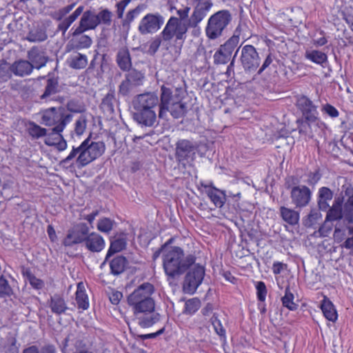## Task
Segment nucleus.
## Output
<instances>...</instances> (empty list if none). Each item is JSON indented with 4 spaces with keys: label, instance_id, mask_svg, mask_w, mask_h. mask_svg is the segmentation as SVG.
Instances as JSON below:
<instances>
[{
    "label": "nucleus",
    "instance_id": "obj_7",
    "mask_svg": "<svg viewBox=\"0 0 353 353\" xmlns=\"http://www.w3.org/2000/svg\"><path fill=\"white\" fill-rule=\"evenodd\" d=\"M188 26L189 22L181 21L177 17H172L162 31L163 38L165 41H170L173 37L176 40L184 41Z\"/></svg>",
    "mask_w": 353,
    "mask_h": 353
},
{
    "label": "nucleus",
    "instance_id": "obj_1",
    "mask_svg": "<svg viewBox=\"0 0 353 353\" xmlns=\"http://www.w3.org/2000/svg\"><path fill=\"white\" fill-rule=\"evenodd\" d=\"M154 293L153 285L147 282L140 285L128 297V303L142 327H150L159 321L160 315L154 310Z\"/></svg>",
    "mask_w": 353,
    "mask_h": 353
},
{
    "label": "nucleus",
    "instance_id": "obj_48",
    "mask_svg": "<svg viewBox=\"0 0 353 353\" xmlns=\"http://www.w3.org/2000/svg\"><path fill=\"white\" fill-rule=\"evenodd\" d=\"M12 72L9 69V66L6 64L0 66V80L2 81H7L12 77Z\"/></svg>",
    "mask_w": 353,
    "mask_h": 353
},
{
    "label": "nucleus",
    "instance_id": "obj_22",
    "mask_svg": "<svg viewBox=\"0 0 353 353\" xmlns=\"http://www.w3.org/2000/svg\"><path fill=\"white\" fill-rule=\"evenodd\" d=\"M141 74L137 72H130L126 79L123 81L119 85V93L122 95H127L132 88L139 83Z\"/></svg>",
    "mask_w": 353,
    "mask_h": 353
},
{
    "label": "nucleus",
    "instance_id": "obj_32",
    "mask_svg": "<svg viewBox=\"0 0 353 353\" xmlns=\"http://www.w3.org/2000/svg\"><path fill=\"white\" fill-rule=\"evenodd\" d=\"M332 196L333 193L330 189L326 187L321 188L319 190V208L322 210L326 209V208L328 206L327 201L332 200Z\"/></svg>",
    "mask_w": 353,
    "mask_h": 353
},
{
    "label": "nucleus",
    "instance_id": "obj_23",
    "mask_svg": "<svg viewBox=\"0 0 353 353\" xmlns=\"http://www.w3.org/2000/svg\"><path fill=\"white\" fill-rule=\"evenodd\" d=\"M75 301L79 309L85 310L89 308V298L86 293L85 285L82 282L77 284L75 293Z\"/></svg>",
    "mask_w": 353,
    "mask_h": 353
},
{
    "label": "nucleus",
    "instance_id": "obj_44",
    "mask_svg": "<svg viewBox=\"0 0 353 353\" xmlns=\"http://www.w3.org/2000/svg\"><path fill=\"white\" fill-rule=\"evenodd\" d=\"M75 5L76 3H73L59 9L54 13L53 17L56 20H61L66 14H68L74 8Z\"/></svg>",
    "mask_w": 353,
    "mask_h": 353
},
{
    "label": "nucleus",
    "instance_id": "obj_21",
    "mask_svg": "<svg viewBox=\"0 0 353 353\" xmlns=\"http://www.w3.org/2000/svg\"><path fill=\"white\" fill-rule=\"evenodd\" d=\"M9 69L15 76L24 77L30 74L33 65L30 61L21 59L15 61L9 66Z\"/></svg>",
    "mask_w": 353,
    "mask_h": 353
},
{
    "label": "nucleus",
    "instance_id": "obj_26",
    "mask_svg": "<svg viewBox=\"0 0 353 353\" xmlns=\"http://www.w3.org/2000/svg\"><path fill=\"white\" fill-rule=\"evenodd\" d=\"M117 61L119 68L123 70H129L132 65L129 50L123 47L117 53Z\"/></svg>",
    "mask_w": 353,
    "mask_h": 353
},
{
    "label": "nucleus",
    "instance_id": "obj_63",
    "mask_svg": "<svg viewBox=\"0 0 353 353\" xmlns=\"http://www.w3.org/2000/svg\"><path fill=\"white\" fill-rule=\"evenodd\" d=\"M343 247L351 250V254L353 255V236L347 238L343 244Z\"/></svg>",
    "mask_w": 353,
    "mask_h": 353
},
{
    "label": "nucleus",
    "instance_id": "obj_42",
    "mask_svg": "<svg viewBox=\"0 0 353 353\" xmlns=\"http://www.w3.org/2000/svg\"><path fill=\"white\" fill-rule=\"evenodd\" d=\"M205 192L207 193L208 197L213 202V203L216 207H221V199L219 197V191L217 189L213 188L212 187H205Z\"/></svg>",
    "mask_w": 353,
    "mask_h": 353
},
{
    "label": "nucleus",
    "instance_id": "obj_34",
    "mask_svg": "<svg viewBox=\"0 0 353 353\" xmlns=\"http://www.w3.org/2000/svg\"><path fill=\"white\" fill-rule=\"evenodd\" d=\"M50 307L54 313L59 314L64 312L67 309L64 300L59 296L51 298Z\"/></svg>",
    "mask_w": 353,
    "mask_h": 353
},
{
    "label": "nucleus",
    "instance_id": "obj_17",
    "mask_svg": "<svg viewBox=\"0 0 353 353\" xmlns=\"http://www.w3.org/2000/svg\"><path fill=\"white\" fill-rule=\"evenodd\" d=\"M62 132L54 131L52 128L51 132L45 136L44 143L49 146H54L59 151H64L67 148V142L61 134Z\"/></svg>",
    "mask_w": 353,
    "mask_h": 353
},
{
    "label": "nucleus",
    "instance_id": "obj_5",
    "mask_svg": "<svg viewBox=\"0 0 353 353\" xmlns=\"http://www.w3.org/2000/svg\"><path fill=\"white\" fill-rule=\"evenodd\" d=\"M161 90L159 117L163 118L168 112H170L174 118H179L183 116L187 110L185 105L181 103L177 97L172 95L170 88L163 85Z\"/></svg>",
    "mask_w": 353,
    "mask_h": 353
},
{
    "label": "nucleus",
    "instance_id": "obj_2",
    "mask_svg": "<svg viewBox=\"0 0 353 353\" xmlns=\"http://www.w3.org/2000/svg\"><path fill=\"white\" fill-rule=\"evenodd\" d=\"M105 150L102 141H92L85 139L78 147H72L69 154L61 161L63 165H75L82 168L100 157Z\"/></svg>",
    "mask_w": 353,
    "mask_h": 353
},
{
    "label": "nucleus",
    "instance_id": "obj_14",
    "mask_svg": "<svg viewBox=\"0 0 353 353\" xmlns=\"http://www.w3.org/2000/svg\"><path fill=\"white\" fill-rule=\"evenodd\" d=\"M311 194L312 192L307 187L295 186L291 191L292 201L296 207H305L309 203Z\"/></svg>",
    "mask_w": 353,
    "mask_h": 353
},
{
    "label": "nucleus",
    "instance_id": "obj_39",
    "mask_svg": "<svg viewBox=\"0 0 353 353\" xmlns=\"http://www.w3.org/2000/svg\"><path fill=\"white\" fill-rule=\"evenodd\" d=\"M28 132L32 138L39 139L46 135L47 130L34 123H30Z\"/></svg>",
    "mask_w": 353,
    "mask_h": 353
},
{
    "label": "nucleus",
    "instance_id": "obj_31",
    "mask_svg": "<svg viewBox=\"0 0 353 353\" xmlns=\"http://www.w3.org/2000/svg\"><path fill=\"white\" fill-rule=\"evenodd\" d=\"M239 43V36L234 34L231 37L223 46L222 45V56L225 58L231 55L234 50Z\"/></svg>",
    "mask_w": 353,
    "mask_h": 353
},
{
    "label": "nucleus",
    "instance_id": "obj_8",
    "mask_svg": "<svg viewBox=\"0 0 353 353\" xmlns=\"http://www.w3.org/2000/svg\"><path fill=\"white\" fill-rule=\"evenodd\" d=\"M204 274L205 272L203 266H194L185 276L183 283L184 291L189 294L194 293L199 285L201 283Z\"/></svg>",
    "mask_w": 353,
    "mask_h": 353
},
{
    "label": "nucleus",
    "instance_id": "obj_64",
    "mask_svg": "<svg viewBox=\"0 0 353 353\" xmlns=\"http://www.w3.org/2000/svg\"><path fill=\"white\" fill-rule=\"evenodd\" d=\"M47 233L48 234V236L50 238V239L52 241H55L57 239V234H56V232H55V230L54 229V228L49 225L48 226V228H47Z\"/></svg>",
    "mask_w": 353,
    "mask_h": 353
},
{
    "label": "nucleus",
    "instance_id": "obj_3",
    "mask_svg": "<svg viewBox=\"0 0 353 353\" xmlns=\"http://www.w3.org/2000/svg\"><path fill=\"white\" fill-rule=\"evenodd\" d=\"M160 105L159 97L154 93H145L138 95L133 101L134 119L145 126H152L157 121L155 108Z\"/></svg>",
    "mask_w": 353,
    "mask_h": 353
},
{
    "label": "nucleus",
    "instance_id": "obj_62",
    "mask_svg": "<svg viewBox=\"0 0 353 353\" xmlns=\"http://www.w3.org/2000/svg\"><path fill=\"white\" fill-rule=\"evenodd\" d=\"M231 20V15L229 12L222 10V29L223 26H226Z\"/></svg>",
    "mask_w": 353,
    "mask_h": 353
},
{
    "label": "nucleus",
    "instance_id": "obj_46",
    "mask_svg": "<svg viewBox=\"0 0 353 353\" xmlns=\"http://www.w3.org/2000/svg\"><path fill=\"white\" fill-rule=\"evenodd\" d=\"M11 291L12 289L8 281L2 275L0 276V296L8 295Z\"/></svg>",
    "mask_w": 353,
    "mask_h": 353
},
{
    "label": "nucleus",
    "instance_id": "obj_55",
    "mask_svg": "<svg viewBox=\"0 0 353 353\" xmlns=\"http://www.w3.org/2000/svg\"><path fill=\"white\" fill-rule=\"evenodd\" d=\"M123 297V294L121 292L119 291H113L110 294V301L114 305H117L120 302L121 299Z\"/></svg>",
    "mask_w": 353,
    "mask_h": 353
},
{
    "label": "nucleus",
    "instance_id": "obj_58",
    "mask_svg": "<svg viewBox=\"0 0 353 353\" xmlns=\"http://www.w3.org/2000/svg\"><path fill=\"white\" fill-rule=\"evenodd\" d=\"M74 341V337L72 335H69L64 341V344L63 345L62 352L63 353H69L68 348L72 345Z\"/></svg>",
    "mask_w": 353,
    "mask_h": 353
},
{
    "label": "nucleus",
    "instance_id": "obj_50",
    "mask_svg": "<svg viewBox=\"0 0 353 353\" xmlns=\"http://www.w3.org/2000/svg\"><path fill=\"white\" fill-rule=\"evenodd\" d=\"M322 111L332 118H336L339 114L336 108L328 103L323 106Z\"/></svg>",
    "mask_w": 353,
    "mask_h": 353
},
{
    "label": "nucleus",
    "instance_id": "obj_16",
    "mask_svg": "<svg viewBox=\"0 0 353 353\" xmlns=\"http://www.w3.org/2000/svg\"><path fill=\"white\" fill-rule=\"evenodd\" d=\"M297 106L301 110L304 118L309 122H314L317 119L318 112L316 107L311 100L305 96L299 98Z\"/></svg>",
    "mask_w": 353,
    "mask_h": 353
},
{
    "label": "nucleus",
    "instance_id": "obj_9",
    "mask_svg": "<svg viewBox=\"0 0 353 353\" xmlns=\"http://www.w3.org/2000/svg\"><path fill=\"white\" fill-rule=\"evenodd\" d=\"M163 23V17L159 14H148L141 19L139 31L142 34H151L158 31Z\"/></svg>",
    "mask_w": 353,
    "mask_h": 353
},
{
    "label": "nucleus",
    "instance_id": "obj_57",
    "mask_svg": "<svg viewBox=\"0 0 353 353\" xmlns=\"http://www.w3.org/2000/svg\"><path fill=\"white\" fill-rule=\"evenodd\" d=\"M320 177H321L320 174H319V173L318 172H311L308 175V179L307 180V183L309 185H314L316 183H317V182L320 179Z\"/></svg>",
    "mask_w": 353,
    "mask_h": 353
},
{
    "label": "nucleus",
    "instance_id": "obj_54",
    "mask_svg": "<svg viewBox=\"0 0 353 353\" xmlns=\"http://www.w3.org/2000/svg\"><path fill=\"white\" fill-rule=\"evenodd\" d=\"M141 12V9L139 8H137L129 11L126 15L125 21L127 23L132 22L136 17H137Z\"/></svg>",
    "mask_w": 353,
    "mask_h": 353
},
{
    "label": "nucleus",
    "instance_id": "obj_40",
    "mask_svg": "<svg viewBox=\"0 0 353 353\" xmlns=\"http://www.w3.org/2000/svg\"><path fill=\"white\" fill-rule=\"evenodd\" d=\"M115 222L109 218H101L98 221L97 228L99 231L108 234L113 229Z\"/></svg>",
    "mask_w": 353,
    "mask_h": 353
},
{
    "label": "nucleus",
    "instance_id": "obj_41",
    "mask_svg": "<svg viewBox=\"0 0 353 353\" xmlns=\"http://www.w3.org/2000/svg\"><path fill=\"white\" fill-rule=\"evenodd\" d=\"M87 128V119L85 117L81 116L75 121L74 132L77 137L81 136Z\"/></svg>",
    "mask_w": 353,
    "mask_h": 353
},
{
    "label": "nucleus",
    "instance_id": "obj_19",
    "mask_svg": "<svg viewBox=\"0 0 353 353\" xmlns=\"http://www.w3.org/2000/svg\"><path fill=\"white\" fill-rule=\"evenodd\" d=\"M84 244L88 250L94 252H101L105 245L103 238L96 232L88 234Z\"/></svg>",
    "mask_w": 353,
    "mask_h": 353
},
{
    "label": "nucleus",
    "instance_id": "obj_10",
    "mask_svg": "<svg viewBox=\"0 0 353 353\" xmlns=\"http://www.w3.org/2000/svg\"><path fill=\"white\" fill-rule=\"evenodd\" d=\"M241 61L245 70H255L259 65V57L255 48L251 45L245 46L241 50Z\"/></svg>",
    "mask_w": 353,
    "mask_h": 353
},
{
    "label": "nucleus",
    "instance_id": "obj_12",
    "mask_svg": "<svg viewBox=\"0 0 353 353\" xmlns=\"http://www.w3.org/2000/svg\"><path fill=\"white\" fill-rule=\"evenodd\" d=\"M98 25L97 14L91 10H87L83 13L79 26L74 29L72 34L77 36L85 31L94 30Z\"/></svg>",
    "mask_w": 353,
    "mask_h": 353
},
{
    "label": "nucleus",
    "instance_id": "obj_18",
    "mask_svg": "<svg viewBox=\"0 0 353 353\" xmlns=\"http://www.w3.org/2000/svg\"><path fill=\"white\" fill-rule=\"evenodd\" d=\"M205 32L210 39H215L221 35V11L216 12L210 17Z\"/></svg>",
    "mask_w": 353,
    "mask_h": 353
},
{
    "label": "nucleus",
    "instance_id": "obj_15",
    "mask_svg": "<svg viewBox=\"0 0 353 353\" xmlns=\"http://www.w3.org/2000/svg\"><path fill=\"white\" fill-rule=\"evenodd\" d=\"M88 234V228L85 225H78L68 232L63 243L65 246H70L85 243Z\"/></svg>",
    "mask_w": 353,
    "mask_h": 353
},
{
    "label": "nucleus",
    "instance_id": "obj_38",
    "mask_svg": "<svg viewBox=\"0 0 353 353\" xmlns=\"http://www.w3.org/2000/svg\"><path fill=\"white\" fill-rule=\"evenodd\" d=\"M201 307V301L197 298H192L187 300L185 303L183 312L192 315L194 314Z\"/></svg>",
    "mask_w": 353,
    "mask_h": 353
},
{
    "label": "nucleus",
    "instance_id": "obj_33",
    "mask_svg": "<svg viewBox=\"0 0 353 353\" xmlns=\"http://www.w3.org/2000/svg\"><path fill=\"white\" fill-rule=\"evenodd\" d=\"M294 296L291 292L289 287L285 290V294L281 298V301L283 307L288 308L289 310L294 311L297 309L298 305L294 301Z\"/></svg>",
    "mask_w": 353,
    "mask_h": 353
},
{
    "label": "nucleus",
    "instance_id": "obj_51",
    "mask_svg": "<svg viewBox=\"0 0 353 353\" xmlns=\"http://www.w3.org/2000/svg\"><path fill=\"white\" fill-rule=\"evenodd\" d=\"M176 10V14L179 16L177 17L180 21H184V20H186L189 16V12L190 10V7L186 6H183L180 8H175Z\"/></svg>",
    "mask_w": 353,
    "mask_h": 353
},
{
    "label": "nucleus",
    "instance_id": "obj_24",
    "mask_svg": "<svg viewBox=\"0 0 353 353\" xmlns=\"http://www.w3.org/2000/svg\"><path fill=\"white\" fill-rule=\"evenodd\" d=\"M30 62L32 64L33 68L39 69L43 67L48 61V57L45 55L44 52L37 49H31L28 54Z\"/></svg>",
    "mask_w": 353,
    "mask_h": 353
},
{
    "label": "nucleus",
    "instance_id": "obj_49",
    "mask_svg": "<svg viewBox=\"0 0 353 353\" xmlns=\"http://www.w3.org/2000/svg\"><path fill=\"white\" fill-rule=\"evenodd\" d=\"M92 43V39L88 36L83 35L79 39L77 48L78 49L88 48Z\"/></svg>",
    "mask_w": 353,
    "mask_h": 353
},
{
    "label": "nucleus",
    "instance_id": "obj_35",
    "mask_svg": "<svg viewBox=\"0 0 353 353\" xmlns=\"http://www.w3.org/2000/svg\"><path fill=\"white\" fill-rule=\"evenodd\" d=\"M126 243L123 239L119 238L112 241L108 250L105 259L112 256L113 254L123 250L125 247Z\"/></svg>",
    "mask_w": 353,
    "mask_h": 353
},
{
    "label": "nucleus",
    "instance_id": "obj_52",
    "mask_svg": "<svg viewBox=\"0 0 353 353\" xmlns=\"http://www.w3.org/2000/svg\"><path fill=\"white\" fill-rule=\"evenodd\" d=\"M211 323L216 333L218 335H221V321L218 313H214L213 314L211 318Z\"/></svg>",
    "mask_w": 353,
    "mask_h": 353
},
{
    "label": "nucleus",
    "instance_id": "obj_45",
    "mask_svg": "<svg viewBox=\"0 0 353 353\" xmlns=\"http://www.w3.org/2000/svg\"><path fill=\"white\" fill-rule=\"evenodd\" d=\"M99 24L103 23L105 24H110L111 21L112 13L108 10H103L97 14Z\"/></svg>",
    "mask_w": 353,
    "mask_h": 353
},
{
    "label": "nucleus",
    "instance_id": "obj_61",
    "mask_svg": "<svg viewBox=\"0 0 353 353\" xmlns=\"http://www.w3.org/2000/svg\"><path fill=\"white\" fill-rule=\"evenodd\" d=\"M76 350L73 353H92L89 351L85 347L82 345V343L80 341H77L75 343Z\"/></svg>",
    "mask_w": 353,
    "mask_h": 353
},
{
    "label": "nucleus",
    "instance_id": "obj_36",
    "mask_svg": "<svg viewBox=\"0 0 353 353\" xmlns=\"http://www.w3.org/2000/svg\"><path fill=\"white\" fill-rule=\"evenodd\" d=\"M126 260L123 256H117L110 262V269L114 274H119L123 272Z\"/></svg>",
    "mask_w": 353,
    "mask_h": 353
},
{
    "label": "nucleus",
    "instance_id": "obj_60",
    "mask_svg": "<svg viewBox=\"0 0 353 353\" xmlns=\"http://www.w3.org/2000/svg\"><path fill=\"white\" fill-rule=\"evenodd\" d=\"M98 214H99V211L95 210V211H93L90 214H81V219L83 220H86L89 223L92 224L93 223L94 220L95 219L96 216H98Z\"/></svg>",
    "mask_w": 353,
    "mask_h": 353
},
{
    "label": "nucleus",
    "instance_id": "obj_43",
    "mask_svg": "<svg viewBox=\"0 0 353 353\" xmlns=\"http://www.w3.org/2000/svg\"><path fill=\"white\" fill-rule=\"evenodd\" d=\"M255 288L258 300L261 302H264L268 292L265 283L263 281H256L255 282Z\"/></svg>",
    "mask_w": 353,
    "mask_h": 353
},
{
    "label": "nucleus",
    "instance_id": "obj_25",
    "mask_svg": "<svg viewBox=\"0 0 353 353\" xmlns=\"http://www.w3.org/2000/svg\"><path fill=\"white\" fill-rule=\"evenodd\" d=\"M83 6H79L70 15L59 23L58 29L64 34L72 23L83 13Z\"/></svg>",
    "mask_w": 353,
    "mask_h": 353
},
{
    "label": "nucleus",
    "instance_id": "obj_27",
    "mask_svg": "<svg viewBox=\"0 0 353 353\" xmlns=\"http://www.w3.org/2000/svg\"><path fill=\"white\" fill-rule=\"evenodd\" d=\"M305 58L320 65H323L327 61V54L316 50H307L305 53Z\"/></svg>",
    "mask_w": 353,
    "mask_h": 353
},
{
    "label": "nucleus",
    "instance_id": "obj_13",
    "mask_svg": "<svg viewBox=\"0 0 353 353\" xmlns=\"http://www.w3.org/2000/svg\"><path fill=\"white\" fill-rule=\"evenodd\" d=\"M196 145L191 141L182 139L179 140L176 147V157L179 162L192 159L195 154Z\"/></svg>",
    "mask_w": 353,
    "mask_h": 353
},
{
    "label": "nucleus",
    "instance_id": "obj_59",
    "mask_svg": "<svg viewBox=\"0 0 353 353\" xmlns=\"http://www.w3.org/2000/svg\"><path fill=\"white\" fill-rule=\"evenodd\" d=\"M161 45V41L158 39L152 41L149 46L148 52L151 54H154L159 49Z\"/></svg>",
    "mask_w": 353,
    "mask_h": 353
},
{
    "label": "nucleus",
    "instance_id": "obj_37",
    "mask_svg": "<svg viewBox=\"0 0 353 353\" xmlns=\"http://www.w3.org/2000/svg\"><path fill=\"white\" fill-rule=\"evenodd\" d=\"M26 280L28 281L31 286L35 289L40 290L44 286V283L40 279L37 278L29 269H26L23 272Z\"/></svg>",
    "mask_w": 353,
    "mask_h": 353
},
{
    "label": "nucleus",
    "instance_id": "obj_6",
    "mask_svg": "<svg viewBox=\"0 0 353 353\" xmlns=\"http://www.w3.org/2000/svg\"><path fill=\"white\" fill-rule=\"evenodd\" d=\"M41 123L46 126H54V131L63 132L71 117L65 114L61 108H50L40 112Z\"/></svg>",
    "mask_w": 353,
    "mask_h": 353
},
{
    "label": "nucleus",
    "instance_id": "obj_11",
    "mask_svg": "<svg viewBox=\"0 0 353 353\" xmlns=\"http://www.w3.org/2000/svg\"><path fill=\"white\" fill-rule=\"evenodd\" d=\"M193 12L188 21L190 27H196L206 17L212 7V2L193 1Z\"/></svg>",
    "mask_w": 353,
    "mask_h": 353
},
{
    "label": "nucleus",
    "instance_id": "obj_53",
    "mask_svg": "<svg viewBox=\"0 0 353 353\" xmlns=\"http://www.w3.org/2000/svg\"><path fill=\"white\" fill-rule=\"evenodd\" d=\"M129 3V0H123L117 4V14L119 18H122L124 10Z\"/></svg>",
    "mask_w": 353,
    "mask_h": 353
},
{
    "label": "nucleus",
    "instance_id": "obj_56",
    "mask_svg": "<svg viewBox=\"0 0 353 353\" xmlns=\"http://www.w3.org/2000/svg\"><path fill=\"white\" fill-rule=\"evenodd\" d=\"M287 268L286 265L283 263L279 261L274 262L272 265V272L277 275L279 274L282 271H283Z\"/></svg>",
    "mask_w": 353,
    "mask_h": 353
},
{
    "label": "nucleus",
    "instance_id": "obj_20",
    "mask_svg": "<svg viewBox=\"0 0 353 353\" xmlns=\"http://www.w3.org/2000/svg\"><path fill=\"white\" fill-rule=\"evenodd\" d=\"M320 308L327 321L333 323L336 322L338 319L337 310L333 303L327 297H323L321 301Z\"/></svg>",
    "mask_w": 353,
    "mask_h": 353
},
{
    "label": "nucleus",
    "instance_id": "obj_47",
    "mask_svg": "<svg viewBox=\"0 0 353 353\" xmlns=\"http://www.w3.org/2000/svg\"><path fill=\"white\" fill-rule=\"evenodd\" d=\"M57 88V83L53 79H48L44 93L42 94L41 98L44 99L48 96L54 93Z\"/></svg>",
    "mask_w": 353,
    "mask_h": 353
},
{
    "label": "nucleus",
    "instance_id": "obj_4",
    "mask_svg": "<svg viewBox=\"0 0 353 353\" xmlns=\"http://www.w3.org/2000/svg\"><path fill=\"white\" fill-rule=\"evenodd\" d=\"M194 262V258L191 255L185 256L179 247L163 248V268L169 279L182 274Z\"/></svg>",
    "mask_w": 353,
    "mask_h": 353
},
{
    "label": "nucleus",
    "instance_id": "obj_28",
    "mask_svg": "<svg viewBox=\"0 0 353 353\" xmlns=\"http://www.w3.org/2000/svg\"><path fill=\"white\" fill-rule=\"evenodd\" d=\"M69 66L74 69L84 68L88 64V58L86 55L80 53H76L70 56L67 59Z\"/></svg>",
    "mask_w": 353,
    "mask_h": 353
},
{
    "label": "nucleus",
    "instance_id": "obj_30",
    "mask_svg": "<svg viewBox=\"0 0 353 353\" xmlns=\"http://www.w3.org/2000/svg\"><path fill=\"white\" fill-rule=\"evenodd\" d=\"M280 212L283 221L288 224L294 225L299 223V213L298 212L285 207H281Z\"/></svg>",
    "mask_w": 353,
    "mask_h": 353
},
{
    "label": "nucleus",
    "instance_id": "obj_29",
    "mask_svg": "<svg viewBox=\"0 0 353 353\" xmlns=\"http://www.w3.org/2000/svg\"><path fill=\"white\" fill-rule=\"evenodd\" d=\"M342 218V201L340 199H336L332 206L328 210L325 220L332 221L339 220Z\"/></svg>",
    "mask_w": 353,
    "mask_h": 353
}]
</instances>
